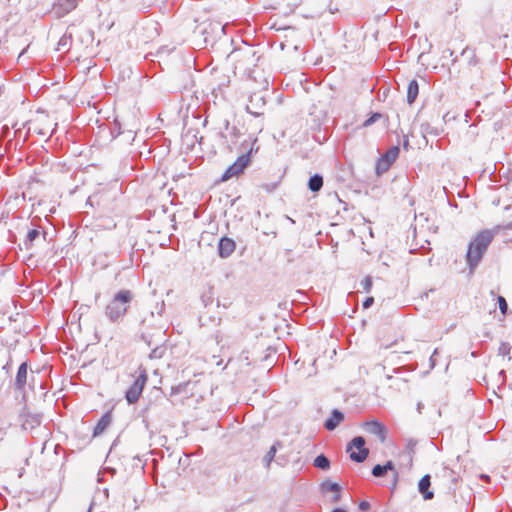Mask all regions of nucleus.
Returning a JSON list of instances; mask_svg holds the SVG:
<instances>
[{"mask_svg":"<svg viewBox=\"0 0 512 512\" xmlns=\"http://www.w3.org/2000/svg\"><path fill=\"white\" fill-rule=\"evenodd\" d=\"M494 236L495 232L493 230L485 229L477 233L469 242L465 255L469 274H474L488 247L492 243Z\"/></svg>","mask_w":512,"mask_h":512,"instance_id":"f257e3e1","label":"nucleus"},{"mask_svg":"<svg viewBox=\"0 0 512 512\" xmlns=\"http://www.w3.org/2000/svg\"><path fill=\"white\" fill-rule=\"evenodd\" d=\"M135 294L129 289H121L116 292L105 307V316L112 323L121 321L127 314L134 300Z\"/></svg>","mask_w":512,"mask_h":512,"instance_id":"f03ea898","label":"nucleus"},{"mask_svg":"<svg viewBox=\"0 0 512 512\" xmlns=\"http://www.w3.org/2000/svg\"><path fill=\"white\" fill-rule=\"evenodd\" d=\"M257 143V138L252 139V143L250 148L242 153L237 159L232 163L222 174L220 180L222 182H226L233 177H239L244 171L251 165L252 163V155L257 153L259 150L258 146H255Z\"/></svg>","mask_w":512,"mask_h":512,"instance_id":"7ed1b4c3","label":"nucleus"},{"mask_svg":"<svg viewBox=\"0 0 512 512\" xmlns=\"http://www.w3.org/2000/svg\"><path fill=\"white\" fill-rule=\"evenodd\" d=\"M137 375H133L135 377L133 383L125 392V399L129 405L135 404L138 402L139 398L142 395V392L148 381V374L145 368L140 366L136 371Z\"/></svg>","mask_w":512,"mask_h":512,"instance_id":"20e7f679","label":"nucleus"},{"mask_svg":"<svg viewBox=\"0 0 512 512\" xmlns=\"http://www.w3.org/2000/svg\"><path fill=\"white\" fill-rule=\"evenodd\" d=\"M365 438L362 436H355L346 446V452L349 453L350 459L355 463L364 462L368 455L369 449L365 447Z\"/></svg>","mask_w":512,"mask_h":512,"instance_id":"39448f33","label":"nucleus"},{"mask_svg":"<svg viewBox=\"0 0 512 512\" xmlns=\"http://www.w3.org/2000/svg\"><path fill=\"white\" fill-rule=\"evenodd\" d=\"M400 154V147L394 145L389 148L383 155L380 156L376 163L375 172L377 176H381L386 173L392 164L397 160Z\"/></svg>","mask_w":512,"mask_h":512,"instance_id":"423d86ee","label":"nucleus"},{"mask_svg":"<svg viewBox=\"0 0 512 512\" xmlns=\"http://www.w3.org/2000/svg\"><path fill=\"white\" fill-rule=\"evenodd\" d=\"M19 419L23 430H33L41 425L42 414L32 413L28 406L25 405L19 413Z\"/></svg>","mask_w":512,"mask_h":512,"instance_id":"0eeeda50","label":"nucleus"},{"mask_svg":"<svg viewBox=\"0 0 512 512\" xmlns=\"http://www.w3.org/2000/svg\"><path fill=\"white\" fill-rule=\"evenodd\" d=\"M265 105V97L261 93H254L249 98V104L246 106V111L249 114L258 117L264 114Z\"/></svg>","mask_w":512,"mask_h":512,"instance_id":"6e6552de","label":"nucleus"},{"mask_svg":"<svg viewBox=\"0 0 512 512\" xmlns=\"http://www.w3.org/2000/svg\"><path fill=\"white\" fill-rule=\"evenodd\" d=\"M27 376H28V362H22L17 370L16 377L14 380V389L16 391L22 392V398L25 400V385L27 383Z\"/></svg>","mask_w":512,"mask_h":512,"instance_id":"1a4fd4ad","label":"nucleus"},{"mask_svg":"<svg viewBox=\"0 0 512 512\" xmlns=\"http://www.w3.org/2000/svg\"><path fill=\"white\" fill-rule=\"evenodd\" d=\"M78 3L79 0H57L53 6V13L57 18H62L74 10Z\"/></svg>","mask_w":512,"mask_h":512,"instance_id":"9d476101","label":"nucleus"},{"mask_svg":"<svg viewBox=\"0 0 512 512\" xmlns=\"http://www.w3.org/2000/svg\"><path fill=\"white\" fill-rule=\"evenodd\" d=\"M235 248V241L227 236H223L219 239L218 255L223 259L228 258L235 251Z\"/></svg>","mask_w":512,"mask_h":512,"instance_id":"9b49d317","label":"nucleus"},{"mask_svg":"<svg viewBox=\"0 0 512 512\" xmlns=\"http://www.w3.org/2000/svg\"><path fill=\"white\" fill-rule=\"evenodd\" d=\"M431 488V475L425 474L418 482V491L422 495L424 500H432L434 498V492Z\"/></svg>","mask_w":512,"mask_h":512,"instance_id":"f8f14e48","label":"nucleus"},{"mask_svg":"<svg viewBox=\"0 0 512 512\" xmlns=\"http://www.w3.org/2000/svg\"><path fill=\"white\" fill-rule=\"evenodd\" d=\"M345 415L339 409H333L330 416L324 422V428L328 431H334L341 422L344 421Z\"/></svg>","mask_w":512,"mask_h":512,"instance_id":"ddd939ff","label":"nucleus"},{"mask_svg":"<svg viewBox=\"0 0 512 512\" xmlns=\"http://www.w3.org/2000/svg\"><path fill=\"white\" fill-rule=\"evenodd\" d=\"M366 430L378 436L381 442H384L386 439V427L379 421L373 420L365 423Z\"/></svg>","mask_w":512,"mask_h":512,"instance_id":"4468645a","label":"nucleus"},{"mask_svg":"<svg viewBox=\"0 0 512 512\" xmlns=\"http://www.w3.org/2000/svg\"><path fill=\"white\" fill-rule=\"evenodd\" d=\"M320 489L322 492H333L334 493V496L331 500L333 503L338 502L341 498L342 487L337 482H332L327 479L321 483Z\"/></svg>","mask_w":512,"mask_h":512,"instance_id":"2eb2a0df","label":"nucleus"},{"mask_svg":"<svg viewBox=\"0 0 512 512\" xmlns=\"http://www.w3.org/2000/svg\"><path fill=\"white\" fill-rule=\"evenodd\" d=\"M112 417L109 412L103 414L93 428V437L101 435L111 424Z\"/></svg>","mask_w":512,"mask_h":512,"instance_id":"dca6fc26","label":"nucleus"},{"mask_svg":"<svg viewBox=\"0 0 512 512\" xmlns=\"http://www.w3.org/2000/svg\"><path fill=\"white\" fill-rule=\"evenodd\" d=\"M418 94L419 84L416 79H412L407 86V103L412 105L416 101Z\"/></svg>","mask_w":512,"mask_h":512,"instance_id":"f3484780","label":"nucleus"},{"mask_svg":"<svg viewBox=\"0 0 512 512\" xmlns=\"http://www.w3.org/2000/svg\"><path fill=\"white\" fill-rule=\"evenodd\" d=\"M323 187V176L316 173L312 175L308 180V188L311 192L317 193Z\"/></svg>","mask_w":512,"mask_h":512,"instance_id":"a211bd4d","label":"nucleus"},{"mask_svg":"<svg viewBox=\"0 0 512 512\" xmlns=\"http://www.w3.org/2000/svg\"><path fill=\"white\" fill-rule=\"evenodd\" d=\"M75 28H76L75 23H72L67 27L65 34L60 38V40L58 42V46L64 48V47H68L71 45Z\"/></svg>","mask_w":512,"mask_h":512,"instance_id":"6ab92c4d","label":"nucleus"},{"mask_svg":"<svg viewBox=\"0 0 512 512\" xmlns=\"http://www.w3.org/2000/svg\"><path fill=\"white\" fill-rule=\"evenodd\" d=\"M40 236V231L37 228L29 229L26 237L23 241L26 250H30L34 244V241Z\"/></svg>","mask_w":512,"mask_h":512,"instance_id":"aec40b11","label":"nucleus"},{"mask_svg":"<svg viewBox=\"0 0 512 512\" xmlns=\"http://www.w3.org/2000/svg\"><path fill=\"white\" fill-rule=\"evenodd\" d=\"M281 447H282V443L280 441H276L270 447L269 451L266 453V455L264 457L268 458L269 460L276 461V463H278L279 465H283L281 456L276 458V453H277L278 449Z\"/></svg>","mask_w":512,"mask_h":512,"instance_id":"412c9836","label":"nucleus"},{"mask_svg":"<svg viewBox=\"0 0 512 512\" xmlns=\"http://www.w3.org/2000/svg\"><path fill=\"white\" fill-rule=\"evenodd\" d=\"M313 465L320 470L326 471L330 468L331 462L327 456L319 454L315 457Z\"/></svg>","mask_w":512,"mask_h":512,"instance_id":"4be33fe9","label":"nucleus"},{"mask_svg":"<svg viewBox=\"0 0 512 512\" xmlns=\"http://www.w3.org/2000/svg\"><path fill=\"white\" fill-rule=\"evenodd\" d=\"M383 469L387 473L388 471L393 472V482L391 489L394 490L398 481L399 474L397 470L395 469V465L391 460H388L385 464L382 465Z\"/></svg>","mask_w":512,"mask_h":512,"instance_id":"5701e85b","label":"nucleus"},{"mask_svg":"<svg viewBox=\"0 0 512 512\" xmlns=\"http://www.w3.org/2000/svg\"><path fill=\"white\" fill-rule=\"evenodd\" d=\"M199 322L201 326H207L209 323L214 324L215 326H219L221 323V317L220 316H205L201 315L199 317Z\"/></svg>","mask_w":512,"mask_h":512,"instance_id":"b1692460","label":"nucleus"},{"mask_svg":"<svg viewBox=\"0 0 512 512\" xmlns=\"http://www.w3.org/2000/svg\"><path fill=\"white\" fill-rule=\"evenodd\" d=\"M200 298L204 307H207L210 304H212L214 299L212 288L210 287L207 291L203 292Z\"/></svg>","mask_w":512,"mask_h":512,"instance_id":"393cba45","label":"nucleus"},{"mask_svg":"<svg viewBox=\"0 0 512 512\" xmlns=\"http://www.w3.org/2000/svg\"><path fill=\"white\" fill-rule=\"evenodd\" d=\"M190 384V382H183V383H180L176 386H172L171 387V391H170V396H175V395H178V394H181V393H186L187 392V387L188 385Z\"/></svg>","mask_w":512,"mask_h":512,"instance_id":"a878e982","label":"nucleus"},{"mask_svg":"<svg viewBox=\"0 0 512 512\" xmlns=\"http://www.w3.org/2000/svg\"><path fill=\"white\" fill-rule=\"evenodd\" d=\"M497 302H498L500 313L502 314L503 317H506L508 315V303H507L505 297L498 295Z\"/></svg>","mask_w":512,"mask_h":512,"instance_id":"bb28decb","label":"nucleus"},{"mask_svg":"<svg viewBox=\"0 0 512 512\" xmlns=\"http://www.w3.org/2000/svg\"><path fill=\"white\" fill-rule=\"evenodd\" d=\"M382 117V114L379 112H372L369 117L364 121L363 126L368 127L374 124Z\"/></svg>","mask_w":512,"mask_h":512,"instance_id":"cd10ccee","label":"nucleus"},{"mask_svg":"<svg viewBox=\"0 0 512 512\" xmlns=\"http://www.w3.org/2000/svg\"><path fill=\"white\" fill-rule=\"evenodd\" d=\"M164 352H165V348H164L163 346H161V345H156V346L152 349V351H151V353H150L149 357H150L151 359H158V358H161V357L163 356Z\"/></svg>","mask_w":512,"mask_h":512,"instance_id":"c85d7f7f","label":"nucleus"},{"mask_svg":"<svg viewBox=\"0 0 512 512\" xmlns=\"http://www.w3.org/2000/svg\"><path fill=\"white\" fill-rule=\"evenodd\" d=\"M126 132L122 130L121 123L116 119L113 123V127L111 128V134L113 137L120 136L125 134Z\"/></svg>","mask_w":512,"mask_h":512,"instance_id":"c756f323","label":"nucleus"},{"mask_svg":"<svg viewBox=\"0 0 512 512\" xmlns=\"http://www.w3.org/2000/svg\"><path fill=\"white\" fill-rule=\"evenodd\" d=\"M280 181H281V177H279L278 180L275 181V182L261 184L260 188H262L263 190H265L268 193H271L274 190H276V188L278 187Z\"/></svg>","mask_w":512,"mask_h":512,"instance_id":"7c9ffc66","label":"nucleus"},{"mask_svg":"<svg viewBox=\"0 0 512 512\" xmlns=\"http://www.w3.org/2000/svg\"><path fill=\"white\" fill-rule=\"evenodd\" d=\"M511 344L509 342H501L498 348V354L502 356H506L510 354Z\"/></svg>","mask_w":512,"mask_h":512,"instance_id":"2f4dec72","label":"nucleus"},{"mask_svg":"<svg viewBox=\"0 0 512 512\" xmlns=\"http://www.w3.org/2000/svg\"><path fill=\"white\" fill-rule=\"evenodd\" d=\"M372 285H373V281H372V277L371 276H366L362 281H361V286L363 288V290L366 292V293H369L372 289Z\"/></svg>","mask_w":512,"mask_h":512,"instance_id":"473e14b6","label":"nucleus"},{"mask_svg":"<svg viewBox=\"0 0 512 512\" xmlns=\"http://www.w3.org/2000/svg\"><path fill=\"white\" fill-rule=\"evenodd\" d=\"M372 475L374 477H377V478H380V477H384L387 473L385 472V470L383 469V466L381 464H376L373 468H372V471H371Z\"/></svg>","mask_w":512,"mask_h":512,"instance_id":"72a5a7b5","label":"nucleus"},{"mask_svg":"<svg viewBox=\"0 0 512 512\" xmlns=\"http://www.w3.org/2000/svg\"><path fill=\"white\" fill-rule=\"evenodd\" d=\"M444 477L448 478L451 481V484H455L457 482V477L455 476L454 471L449 469H444Z\"/></svg>","mask_w":512,"mask_h":512,"instance_id":"f704fd0d","label":"nucleus"},{"mask_svg":"<svg viewBox=\"0 0 512 512\" xmlns=\"http://www.w3.org/2000/svg\"><path fill=\"white\" fill-rule=\"evenodd\" d=\"M358 508H359L360 511L366 512V511L370 510L371 505H370V503L368 501L363 500V501L359 502Z\"/></svg>","mask_w":512,"mask_h":512,"instance_id":"c9c22d12","label":"nucleus"},{"mask_svg":"<svg viewBox=\"0 0 512 512\" xmlns=\"http://www.w3.org/2000/svg\"><path fill=\"white\" fill-rule=\"evenodd\" d=\"M374 303V298L373 297H367L363 302H362V307L363 309H368L370 308Z\"/></svg>","mask_w":512,"mask_h":512,"instance_id":"e433bc0d","label":"nucleus"},{"mask_svg":"<svg viewBox=\"0 0 512 512\" xmlns=\"http://www.w3.org/2000/svg\"><path fill=\"white\" fill-rule=\"evenodd\" d=\"M417 442L413 439H410L407 443V450L409 451V454L411 455L412 453H414V448L416 446Z\"/></svg>","mask_w":512,"mask_h":512,"instance_id":"4c0bfd02","label":"nucleus"},{"mask_svg":"<svg viewBox=\"0 0 512 512\" xmlns=\"http://www.w3.org/2000/svg\"><path fill=\"white\" fill-rule=\"evenodd\" d=\"M152 408H153V404H152V403H149V404H148V405H147V406L142 410V416H143L144 418L149 417V414H150V412H151Z\"/></svg>","mask_w":512,"mask_h":512,"instance_id":"58836bf2","label":"nucleus"},{"mask_svg":"<svg viewBox=\"0 0 512 512\" xmlns=\"http://www.w3.org/2000/svg\"><path fill=\"white\" fill-rule=\"evenodd\" d=\"M404 370L413 371V370H415V367L408 368L407 366H400V367L395 368L393 370V372L396 373V374H400Z\"/></svg>","mask_w":512,"mask_h":512,"instance_id":"ea45409f","label":"nucleus"},{"mask_svg":"<svg viewBox=\"0 0 512 512\" xmlns=\"http://www.w3.org/2000/svg\"><path fill=\"white\" fill-rule=\"evenodd\" d=\"M85 32H86V37H87L86 42H88V41L92 42L94 39V32L91 29H86Z\"/></svg>","mask_w":512,"mask_h":512,"instance_id":"a19ab883","label":"nucleus"},{"mask_svg":"<svg viewBox=\"0 0 512 512\" xmlns=\"http://www.w3.org/2000/svg\"><path fill=\"white\" fill-rule=\"evenodd\" d=\"M154 389H155V390H156V392H157L156 400H158V399H163V398H164V395H163V391L161 390V388L154 387Z\"/></svg>","mask_w":512,"mask_h":512,"instance_id":"79ce46f5","label":"nucleus"},{"mask_svg":"<svg viewBox=\"0 0 512 512\" xmlns=\"http://www.w3.org/2000/svg\"><path fill=\"white\" fill-rule=\"evenodd\" d=\"M438 353V350L435 349L433 354L431 355L430 357V364H431V369L434 368L435 366V359H434V356Z\"/></svg>","mask_w":512,"mask_h":512,"instance_id":"37998d69","label":"nucleus"},{"mask_svg":"<svg viewBox=\"0 0 512 512\" xmlns=\"http://www.w3.org/2000/svg\"><path fill=\"white\" fill-rule=\"evenodd\" d=\"M408 147H409V139H408V137H407V136H404V139H403V148H404L405 150H407V149H408Z\"/></svg>","mask_w":512,"mask_h":512,"instance_id":"c03bdc74","label":"nucleus"},{"mask_svg":"<svg viewBox=\"0 0 512 512\" xmlns=\"http://www.w3.org/2000/svg\"><path fill=\"white\" fill-rule=\"evenodd\" d=\"M273 460H269L268 458L264 457L263 462L266 466V468H269Z\"/></svg>","mask_w":512,"mask_h":512,"instance_id":"a18cd8bd","label":"nucleus"},{"mask_svg":"<svg viewBox=\"0 0 512 512\" xmlns=\"http://www.w3.org/2000/svg\"><path fill=\"white\" fill-rule=\"evenodd\" d=\"M331 512H348V511L345 510L344 508L337 507V508H334Z\"/></svg>","mask_w":512,"mask_h":512,"instance_id":"49530a36","label":"nucleus"},{"mask_svg":"<svg viewBox=\"0 0 512 512\" xmlns=\"http://www.w3.org/2000/svg\"><path fill=\"white\" fill-rule=\"evenodd\" d=\"M423 407H424L423 403H421V402L417 403V410L419 413H421V410L423 409Z\"/></svg>","mask_w":512,"mask_h":512,"instance_id":"de8ad7c7","label":"nucleus"},{"mask_svg":"<svg viewBox=\"0 0 512 512\" xmlns=\"http://www.w3.org/2000/svg\"><path fill=\"white\" fill-rule=\"evenodd\" d=\"M142 339L148 344L149 347H151V341L150 340H147L146 336L145 335H142Z\"/></svg>","mask_w":512,"mask_h":512,"instance_id":"09e8293b","label":"nucleus"},{"mask_svg":"<svg viewBox=\"0 0 512 512\" xmlns=\"http://www.w3.org/2000/svg\"><path fill=\"white\" fill-rule=\"evenodd\" d=\"M246 54L254 57L255 56V52H253L251 49H248V51L246 52Z\"/></svg>","mask_w":512,"mask_h":512,"instance_id":"8fccbe9b","label":"nucleus"},{"mask_svg":"<svg viewBox=\"0 0 512 512\" xmlns=\"http://www.w3.org/2000/svg\"><path fill=\"white\" fill-rule=\"evenodd\" d=\"M505 229L512 230V221L505 226Z\"/></svg>","mask_w":512,"mask_h":512,"instance_id":"3c124183","label":"nucleus"},{"mask_svg":"<svg viewBox=\"0 0 512 512\" xmlns=\"http://www.w3.org/2000/svg\"><path fill=\"white\" fill-rule=\"evenodd\" d=\"M132 133H133V131H132V130H128V131H127L128 138L132 137Z\"/></svg>","mask_w":512,"mask_h":512,"instance_id":"603ef678","label":"nucleus"},{"mask_svg":"<svg viewBox=\"0 0 512 512\" xmlns=\"http://www.w3.org/2000/svg\"><path fill=\"white\" fill-rule=\"evenodd\" d=\"M429 129H430V126H429V125H427V127L424 129V131L428 133V132H430V130H429Z\"/></svg>","mask_w":512,"mask_h":512,"instance_id":"864d4df0","label":"nucleus"},{"mask_svg":"<svg viewBox=\"0 0 512 512\" xmlns=\"http://www.w3.org/2000/svg\"><path fill=\"white\" fill-rule=\"evenodd\" d=\"M499 375H500V376H505V371H504V370H501V371L499 372Z\"/></svg>","mask_w":512,"mask_h":512,"instance_id":"5fc2aeb1","label":"nucleus"},{"mask_svg":"<svg viewBox=\"0 0 512 512\" xmlns=\"http://www.w3.org/2000/svg\"><path fill=\"white\" fill-rule=\"evenodd\" d=\"M484 336H485V337H487V338H490V333H489V332H487V333H485V335H484Z\"/></svg>","mask_w":512,"mask_h":512,"instance_id":"6e6d98bb","label":"nucleus"},{"mask_svg":"<svg viewBox=\"0 0 512 512\" xmlns=\"http://www.w3.org/2000/svg\"><path fill=\"white\" fill-rule=\"evenodd\" d=\"M387 379H388V380H392V379H393V376L388 375V376H387Z\"/></svg>","mask_w":512,"mask_h":512,"instance_id":"4d7b16f0","label":"nucleus"},{"mask_svg":"<svg viewBox=\"0 0 512 512\" xmlns=\"http://www.w3.org/2000/svg\"><path fill=\"white\" fill-rule=\"evenodd\" d=\"M100 297V293H97L95 299L97 300Z\"/></svg>","mask_w":512,"mask_h":512,"instance_id":"13d9d810","label":"nucleus"},{"mask_svg":"<svg viewBox=\"0 0 512 512\" xmlns=\"http://www.w3.org/2000/svg\"><path fill=\"white\" fill-rule=\"evenodd\" d=\"M483 479H488L489 476L488 475H482Z\"/></svg>","mask_w":512,"mask_h":512,"instance_id":"bf43d9fd","label":"nucleus"},{"mask_svg":"<svg viewBox=\"0 0 512 512\" xmlns=\"http://www.w3.org/2000/svg\"><path fill=\"white\" fill-rule=\"evenodd\" d=\"M4 370L8 369V363L3 367Z\"/></svg>","mask_w":512,"mask_h":512,"instance_id":"052dcab7","label":"nucleus"},{"mask_svg":"<svg viewBox=\"0 0 512 512\" xmlns=\"http://www.w3.org/2000/svg\"><path fill=\"white\" fill-rule=\"evenodd\" d=\"M490 294H491V296H494V294H495V293H494V291H493V290H491V291H490Z\"/></svg>","mask_w":512,"mask_h":512,"instance_id":"680f3d73","label":"nucleus"},{"mask_svg":"<svg viewBox=\"0 0 512 512\" xmlns=\"http://www.w3.org/2000/svg\"><path fill=\"white\" fill-rule=\"evenodd\" d=\"M87 512H90V510H89V511H87Z\"/></svg>","mask_w":512,"mask_h":512,"instance_id":"e2e57ef3","label":"nucleus"}]
</instances>
